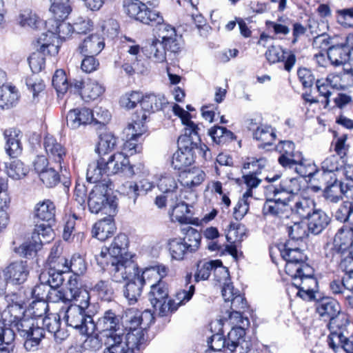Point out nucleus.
Returning <instances> with one entry per match:
<instances>
[{
	"label": "nucleus",
	"mask_w": 353,
	"mask_h": 353,
	"mask_svg": "<svg viewBox=\"0 0 353 353\" xmlns=\"http://www.w3.org/2000/svg\"><path fill=\"white\" fill-rule=\"evenodd\" d=\"M121 319L113 310L105 311L95 324V328L103 338L104 346L103 353H134V350H139L143 342L139 332L121 333Z\"/></svg>",
	"instance_id": "f257e3e1"
},
{
	"label": "nucleus",
	"mask_w": 353,
	"mask_h": 353,
	"mask_svg": "<svg viewBox=\"0 0 353 353\" xmlns=\"http://www.w3.org/2000/svg\"><path fill=\"white\" fill-rule=\"evenodd\" d=\"M8 306L1 312L0 323L2 328L15 329L26 339L24 347L28 351L37 349L43 338V329L34 326V320L26 314L25 307L15 294L7 296Z\"/></svg>",
	"instance_id": "f03ea898"
},
{
	"label": "nucleus",
	"mask_w": 353,
	"mask_h": 353,
	"mask_svg": "<svg viewBox=\"0 0 353 353\" xmlns=\"http://www.w3.org/2000/svg\"><path fill=\"white\" fill-rule=\"evenodd\" d=\"M300 191L297 180L285 178L279 185H270L267 187L268 199L263 207L264 215L279 216L285 211L292 194Z\"/></svg>",
	"instance_id": "7ed1b4c3"
},
{
	"label": "nucleus",
	"mask_w": 353,
	"mask_h": 353,
	"mask_svg": "<svg viewBox=\"0 0 353 353\" xmlns=\"http://www.w3.org/2000/svg\"><path fill=\"white\" fill-rule=\"evenodd\" d=\"M319 317L324 321H330L331 327H335L336 321L345 322L344 314L341 313L339 304L334 299L325 296L320 291L317 279L310 274V302Z\"/></svg>",
	"instance_id": "20e7f679"
},
{
	"label": "nucleus",
	"mask_w": 353,
	"mask_h": 353,
	"mask_svg": "<svg viewBox=\"0 0 353 353\" xmlns=\"http://www.w3.org/2000/svg\"><path fill=\"white\" fill-rule=\"evenodd\" d=\"M49 298L52 303L63 302L66 303L74 301L76 302L74 305L86 310L90 306V293L79 286L77 278L70 277L65 288H62L61 290L50 292Z\"/></svg>",
	"instance_id": "39448f33"
},
{
	"label": "nucleus",
	"mask_w": 353,
	"mask_h": 353,
	"mask_svg": "<svg viewBox=\"0 0 353 353\" xmlns=\"http://www.w3.org/2000/svg\"><path fill=\"white\" fill-rule=\"evenodd\" d=\"M88 205L92 213L101 212L107 215H114L117 203L114 196L109 194L108 185L99 183L94 186L89 194Z\"/></svg>",
	"instance_id": "423d86ee"
},
{
	"label": "nucleus",
	"mask_w": 353,
	"mask_h": 353,
	"mask_svg": "<svg viewBox=\"0 0 353 353\" xmlns=\"http://www.w3.org/2000/svg\"><path fill=\"white\" fill-rule=\"evenodd\" d=\"M63 318L68 326L78 330L82 334H89L95 330V323L88 310L80 308L76 305L68 307Z\"/></svg>",
	"instance_id": "0eeeda50"
},
{
	"label": "nucleus",
	"mask_w": 353,
	"mask_h": 353,
	"mask_svg": "<svg viewBox=\"0 0 353 353\" xmlns=\"http://www.w3.org/2000/svg\"><path fill=\"white\" fill-rule=\"evenodd\" d=\"M178 150L172 155V166L174 170H185L194 162V150H199L195 144L190 142L185 137H179ZM203 151V157L207 158L206 145L199 148Z\"/></svg>",
	"instance_id": "6e6552de"
},
{
	"label": "nucleus",
	"mask_w": 353,
	"mask_h": 353,
	"mask_svg": "<svg viewBox=\"0 0 353 353\" xmlns=\"http://www.w3.org/2000/svg\"><path fill=\"white\" fill-rule=\"evenodd\" d=\"M128 238L125 234H118L109 248H103L99 254L95 255L97 264L103 269L109 265L112 259H124L128 253Z\"/></svg>",
	"instance_id": "1a4fd4ad"
},
{
	"label": "nucleus",
	"mask_w": 353,
	"mask_h": 353,
	"mask_svg": "<svg viewBox=\"0 0 353 353\" xmlns=\"http://www.w3.org/2000/svg\"><path fill=\"white\" fill-rule=\"evenodd\" d=\"M157 185L162 192L155 198L154 203L159 208L167 206L168 201H172L180 195L179 180L171 173H163L157 177Z\"/></svg>",
	"instance_id": "9d476101"
},
{
	"label": "nucleus",
	"mask_w": 353,
	"mask_h": 353,
	"mask_svg": "<svg viewBox=\"0 0 353 353\" xmlns=\"http://www.w3.org/2000/svg\"><path fill=\"white\" fill-rule=\"evenodd\" d=\"M299 159L297 162H296L293 166L294 167L296 172L300 176L299 179L293 178L294 179L297 180L299 185L300 190L302 191L301 192V200L296 201L295 208L297 214H299L303 218L309 217V212H307V209L309 208V200H308V184L307 177L309 176L307 173V165L306 163L307 161H303L302 156H299L296 158Z\"/></svg>",
	"instance_id": "9b49d317"
},
{
	"label": "nucleus",
	"mask_w": 353,
	"mask_h": 353,
	"mask_svg": "<svg viewBox=\"0 0 353 353\" xmlns=\"http://www.w3.org/2000/svg\"><path fill=\"white\" fill-rule=\"evenodd\" d=\"M105 168L108 170V174H116L119 173H125L128 176H133L138 173L139 170L143 176H147L149 170L142 163L136 165V171L130 165L128 157H126L124 153L120 152H116L111 155L107 161H105Z\"/></svg>",
	"instance_id": "f8f14e48"
},
{
	"label": "nucleus",
	"mask_w": 353,
	"mask_h": 353,
	"mask_svg": "<svg viewBox=\"0 0 353 353\" xmlns=\"http://www.w3.org/2000/svg\"><path fill=\"white\" fill-rule=\"evenodd\" d=\"M111 274L112 279L121 283L128 279L132 274L136 276L137 264L132 259V255H125L124 259H112L109 265L105 266Z\"/></svg>",
	"instance_id": "ddd939ff"
},
{
	"label": "nucleus",
	"mask_w": 353,
	"mask_h": 353,
	"mask_svg": "<svg viewBox=\"0 0 353 353\" xmlns=\"http://www.w3.org/2000/svg\"><path fill=\"white\" fill-rule=\"evenodd\" d=\"M34 167L39 176L40 180L47 188L55 186L60 180L56 164L51 163L43 156L37 157Z\"/></svg>",
	"instance_id": "4468645a"
},
{
	"label": "nucleus",
	"mask_w": 353,
	"mask_h": 353,
	"mask_svg": "<svg viewBox=\"0 0 353 353\" xmlns=\"http://www.w3.org/2000/svg\"><path fill=\"white\" fill-rule=\"evenodd\" d=\"M245 330L241 327L233 328L228 333V339L225 340L221 334H214L209 340L208 344L211 349L219 352L225 347L228 350L233 352L239 345L240 339L244 336Z\"/></svg>",
	"instance_id": "2eb2a0df"
},
{
	"label": "nucleus",
	"mask_w": 353,
	"mask_h": 353,
	"mask_svg": "<svg viewBox=\"0 0 353 353\" xmlns=\"http://www.w3.org/2000/svg\"><path fill=\"white\" fill-rule=\"evenodd\" d=\"M157 34L167 52L176 54L181 51L183 47L182 35L177 33L174 27L169 24L160 25Z\"/></svg>",
	"instance_id": "dca6fc26"
},
{
	"label": "nucleus",
	"mask_w": 353,
	"mask_h": 353,
	"mask_svg": "<svg viewBox=\"0 0 353 353\" xmlns=\"http://www.w3.org/2000/svg\"><path fill=\"white\" fill-rule=\"evenodd\" d=\"M194 293V285H190L186 286L185 289L180 290L175 295L173 300H169L168 302L164 300L157 305L159 307V314L161 316H165L168 312L176 311L181 305H185L192 297Z\"/></svg>",
	"instance_id": "f3484780"
},
{
	"label": "nucleus",
	"mask_w": 353,
	"mask_h": 353,
	"mask_svg": "<svg viewBox=\"0 0 353 353\" xmlns=\"http://www.w3.org/2000/svg\"><path fill=\"white\" fill-rule=\"evenodd\" d=\"M30 273L27 261H16L10 263L3 270V276H7L9 283L13 285H20L23 283Z\"/></svg>",
	"instance_id": "a211bd4d"
},
{
	"label": "nucleus",
	"mask_w": 353,
	"mask_h": 353,
	"mask_svg": "<svg viewBox=\"0 0 353 353\" xmlns=\"http://www.w3.org/2000/svg\"><path fill=\"white\" fill-rule=\"evenodd\" d=\"M167 205H169L170 212V215L172 221H176L181 224H188L190 223L191 205L187 203L181 195L176 196L172 201H168Z\"/></svg>",
	"instance_id": "6ab92c4d"
},
{
	"label": "nucleus",
	"mask_w": 353,
	"mask_h": 353,
	"mask_svg": "<svg viewBox=\"0 0 353 353\" xmlns=\"http://www.w3.org/2000/svg\"><path fill=\"white\" fill-rule=\"evenodd\" d=\"M212 271L216 276L217 274L223 275L222 278L217 279L219 281H221L222 279H226L229 276L228 270L222 266V263L220 261L216 260L198 263L197 271L194 275L195 280L199 281L208 279Z\"/></svg>",
	"instance_id": "aec40b11"
},
{
	"label": "nucleus",
	"mask_w": 353,
	"mask_h": 353,
	"mask_svg": "<svg viewBox=\"0 0 353 353\" xmlns=\"http://www.w3.org/2000/svg\"><path fill=\"white\" fill-rule=\"evenodd\" d=\"M43 145L48 156V161L51 163L56 164L57 168L61 170V163L66 154L64 147L56 139L49 135L45 137Z\"/></svg>",
	"instance_id": "412c9836"
},
{
	"label": "nucleus",
	"mask_w": 353,
	"mask_h": 353,
	"mask_svg": "<svg viewBox=\"0 0 353 353\" xmlns=\"http://www.w3.org/2000/svg\"><path fill=\"white\" fill-rule=\"evenodd\" d=\"M248 161L245 163L243 165L244 170L252 169V173L246 174L243 175V180L248 190L252 191L253 188H256L261 183V179H258L256 174L260 172L261 170L265 167L268 161L265 158L260 157L248 159Z\"/></svg>",
	"instance_id": "4be33fe9"
},
{
	"label": "nucleus",
	"mask_w": 353,
	"mask_h": 353,
	"mask_svg": "<svg viewBox=\"0 0 353 353\" xmlns=\"http://www.w3.org/2000/svg\"><path fill=\"white\" fill-rule=\"evenodd\" d=\"M41 327L43 330L46 329L49 333L52 334L54 341L60 343L65 340L68 336V331L61 326V319L58 314H49L42 319ZM44 334V332L43 331Z\"/></svg>",
	"instance_id": "5701e85b"
},
{
	"label": "nucleus",
	"mask_w": 353,
	"mask_h": 353,
	"mask_svg": "<svg viewBox=\"0 0 353 353\" xmlns=\"http://www.w3.org/2000/svg\"><path fill=\"white\" fill-rule=\"evenodd\" d=\"M168 272V268L165 265H158L145 268L141 276L136 274L135 276L137 281L141 282L143 286L145 285L150 287L162 281V279L167 275Z\"/></svg>",
	"instance_id": "b1692460"
},
{
	"label": "nucleus",
	"mask_w": 353,
	"mask_h": 353,
	"mask_svg": "<svg viewBox=\"0 0 353 353\" xmlns=\"http://www.w3.org/2000/svg\"><path fill=\"white\" fill-rule=\"evenodd\" d=\"M92 122V110L87 108L72 109L67 114V125L71 129L75 130L81 125H86Z\"/></svg>",
	"instance_id": "393cba45"
},
{
	"label": "nucleus",
	"mask_w": 353,
	"mask_h": 353,
	"mask_svg": "<svg viewBox=\"0 0 353 353\" xmlns=\"http://www.w3.org/2000/svg\"><path fill=\"white\" fill-rule=\"evenodd\" d=\"M265 57L272 63L285 61L284 67L287 71H290L296 62L295 55L284 50L280 46L270 47L265 52Z\"/></svg>",
	"instance_id": "a878e982"
},
{
	"label": "nucleus",
	"mask_w": 353,
	"mask_h": 353,
	"mask_svg": "<svg viewBox=\"0 0 353 353\" xmlns=\"http://www.w3.org/2000/svg\"><path fill=\"white\" fill-rule=\"evenodd\" d=\"M37 50L42 52L54 56L58 54L60 46V41L54 32L49 30L41 35L37 39Z\"/></svg>",
	"instance_id": "bb28decb"
},
{
	"label": "nucleus",
	"mask_w": 353,
	"mask_h": 353,
	"mask_svg": "<svg viewBox=\"0 0 353 353\" xmlns=\"http://www.w3.org/2000/svg\"><path fill=\"white\" fill-rule=\"evenodd\" d=\"M276 150L281 154L279 162L283 167L292 168L293 165L299 161L296 158L301 153L294 151V144L290 141H281L276 146Z\"/></svg>",
	"instance_id": "cd10ccee"
},
{
	"label": "nucleus",
	"mask_w": 353,
	"mask_h": 353,
	"mask_svg": "<svg viewBox=\"0 0 353 353\" xmlns=\"http://www.w3.org/2000/svg\"><path fill=\"white\" fill-rule=\"evenodd\" d=\"M144 52L149 59L156 63H163L166 61L167 50L157 33L154 37L148 41Z\"/></svg>",
	"instance_id": "c85d7f7f"
},
{
	"label": "nucleus",
	"mask_w": 353,
	"mask_h": 353,
	"mask_svg": "<svg viewBox=\"0 0 353 353\" xmlns=\"http://www.w3.org/2000/svg\"><path fill=\"white\" fill-rule=\"evenodd\" d=\"M5 150L10 157H16L21 153V132L19 130L10 128L4 132Z\"/></svg>",
	"instance_id": "c756f323"
},
{
	"label": "nucleus",
	"mask_w": 353,
	"mask_h": 353,
	"mask_svg": "<svg viewBox=\"0 0 353 353\" xmlns=\"http://www.w3.org/2000/svg\"><path fill=\"white\" fill-rule=\"evenodd\" d=\"M105 46L104 40L98 34H91L79 44V50L83 55H97Z\"/></svg>",
	"instance_id": "7c9ffc66"
},
{
	"label": "nucleus",
	"mask_w": 353,
	"mask_h": 353,
	"mask_svg": "<svg viewBox=\"0 0 353 353\" xmlns=\"http://www.w3.org/2000/svg\"><path fill=\"white\" fill-rule=\"evenodd\" d=\"M113 216L108 215L107 217L97 222L92 228V236L101 241L109 238L115 230Z\"/></svg>",
	"instance_id": "2f4dec72"
},
{
	"label": "nucleus",
	"mask_w": 353,
	"mask_h": 353,
	"mask_svg": "<svg viewBox=\"0 0 353 353\" xmlns=\"http://www.w3.org/2000/svg\"><path fill=\"white\" fill-rule=\"evenodd\" d=\"M180 176L182 185L192 188L202 183L205 178V174L200 168L194 167L182 171Z\"/></svg>",
	"instance_id": "473e14b6"
},
{
	"label": "nucleus",
	"mask_w": 353,
	"mask_h": 353,
	"mask_svg": "<svg viewBox=\"0 0 353 353\" xmlns=\"http://www.w3.org/2000/svg\"><path fill=\"white\" fill-rule=\"evenodd\" d=\"M327 55L333 65H341L348 61H353L350 55V51L342 43L334 45L330 47Z\"/></svg>",
	"instance_id": "72a5a7b5"
},
{
	"label": "nucleus",
	"mask_w": 353,
	"mask_h": 353,
	"mask_svg": "<svg viewBox=\"0 0 353 353\" xmlns=\"http://www.w3.org/2000/svg\"><path fill=\"white\" fill-rule=\"evenodd\" d=\"M141 109L143 113H150L161 110L168 103L163 95L148 94L145 96L142 94Z\"/></svg>",
	"instance_id": "f704fd0d"
},
{
	"label": "nucleus",
	"mask_w": 353,
	"mask_h": 353,
	"mask_svg": "<svg viewBox=\"0 0 353 353\" xmlns=\"http://www.w3.org/2000/svg\"><path fill=\"white\" fill-rule=\"evenodd\" d=\"M336 178L334 173L326 172L321 170H318L313 173H310V189L314 192L322 190L323 188L330 184Z\"/></svg>",
	"instance_id": "c9c22d12"
},
{
	"label": "nucleus",
	"mask_w": 353,
	"mask_h": 353,
	"mask_svg": "<svg viewBox=\"0 0 353 353\" xmlns=\"http://www.w3.org/2000/svg\"><path fill=\"white\" fill-rule=\"evenodd\" d=\"M55 213V205L50 199L39 201L34 207L35 217L48 223L54 220Z\"/></svg>",
	"instance_id": "e433bc0d"
},
{
	"label": "nucleus",
	"mask_w": 353,
	"mask_h": 353,
	"mask_svg": "<svg viewBox=\"0 0 353 353\" xmlns=\"http://www.w3.org/2000/svg\"><path fill=\"white\" fill-rule=\"evenodd\" d=\"M330 218L321 209L314 208L310 214V233L317 235L321 234L328 225Z\"/></svg>",
	"instance_id": "4c0bfd02"
},
{
	"label": "nucleus",
	"mask_w": 353,
	"mask_h": 353,
	"mask_svg": "<svg viewBox=\"0 0 353 353\" xmlns=\"http://www.w3.org/2000/svg\"><path fill=\"white\" fill-rule=\"evenodd\" d=\"M105 165V161L103 158L89 163L86 172L87 180L90 183H97L103 179L104 175L108 176Z\"/></svg>",
	"instance_id": "58836bf2"
},
{
	"label": "nucleus",
	"mask_w": 353,
	"mask_h": 353,
	"mask_svg": "<svg viewBox=\"0 0 353 353\" xmlns=\"http://www.w3.org/2000/svg\"><path fill=\"white\" fill-rule=\"evenodd\" d=\"M105 92L104 86L94 80L85 82L81 92V99L85 102L98 99Z\"/></svg>",
	"instance_id": "ea45409f"
},
{
	"label": "nucleus",
	"mask_w": 353,
	"mask_h": 353,
	"mask_svg": "<svg viewBox=\"0 0 353 353\" xmlns=\"http://www.w3.org/2000/svg\"><path fill=\"white\" fill-rule=\"evenodd\" d=\"M18 92L15 87L3 84L0 87V108L9 109L17 102Z\"/></svg>",
	"instance_id": "a19ab883"
},
{
	"label": "nucleus",
	"mask_w": 353,
	"mask_h": 353,
	"mask_svg": "<svg viewBox=\"0 0 353 353\" xmlns=\"http://www.w3.org/2000/svg\"><path fill=\"white\" fill-rule=\"evenodd\" d=\"M327 343L336 353L341 351L353 353V339H348L344 335L339 336L337 334H332L331 337H327Z\"/></svg>",
	"instance_id": "79ce46f5"
},
{
	"label": "nucleus",
	"mask_w": 353,
	"mask_h": 353,
	"mask_svg": "<svg viewBox=\"0 0 353 353\" xmlns=\"http://www.w3.org/2000/svg\"><path fill=\"white\" fill-rule=\"evenodd\" d=\"M345 183L338 181L337 178L333 180L324 188L323 192L325 199L331 203H338L342 199Z\"/></svg>",
	"instance_id": "37998d69"
},
{
	"label": "nucleus",
	"mask_w": 353,
	"mask_h": 353,
	"mask_svg": "<svg viewBox=\"0 0 353 353\" xmlns=\"http://www.w3.org/2000/svg\"><path fill=\"white\" fill-rule=\"evenodd\" d=\"M123 319L126 327L130 330V332H139L143 336L142 332L138 330L142 321L141 311L136 308H129L125 310ZM143 339H144V337Z\"/></svg>",
	"instance_id": "c03bdc74"
},
{
	"label": "nucleus",
	"mask_w": 353,
	"mask_h": 353,
	"mask_svg": "<svg viewBox=\"0 0 353 353\" xmlns=\"http://www.w3.org/2000/svg\"><path fill=\"white\" fill-rule=\"evenodd\" d=\"M63 274L48 268L40 273L39 279L41 283H46L50 289H57L64 281Z\"/></svg>",
	"instance_id": "a18cd8bd"
},
{
	"label": "nucleus",
	"mask_w": 353,
	"mask_h": 353,
	"mask_svg": "<svg viewBox=\"0 0 353 353\" xmlns=\"http://www.w3.org/2000/svg\"><path fill=\"white\" fill-rule=\"evenodd\" d=\"M5 170L8 176L14 180H20L29 172V168L20 160L16 159L5 163Z\"/></svg>",
	"instance_id": "49530a36"
},
{
	"label": "nucleus",
	"mask_w": 353,
	"mask_h": 353,
	"mask_svg": "<svg viewBox=\"0 0 353 353\" xmlns=\"http://www.w3.org/2000/svg\"><path fill=\"white\" fill-rule=\"evenodd\" d=\"M183 230L185 231V236L183 238H181V240L183 241V243L190 254L196 252L200 246L201 235L197 230L190 226H188L184 228Z\"/></svg>",
	"instance_id": "de8ad7c7"
},
{
	"label": "nucleus",
	"mask_w": 353,
	"mask_h": 353,
	"mask_svg": "<svg viewBox=\"0 0 353 353\" xmlns=\"http://www.w3.org/2000/svg\"><path fill=\"white\" fill-rule=\"evenodd\" d=\"M117 138L111 132H103L99 136L96 149L99 155H104L112 151L117 145Z\"/></svg>",
	"instance_id": "09e8293b"
},
{
	"label": "nucleus",
	"mask_w": 353,
	"mask_h": 353,
	"mask_svg": "<svg viewBox=\"0 0 353 353\" xmlns=\"http://www.w3.org/2000/svg\"><path fill=\"white\" fill-rule=\"evenodd\" d=\"M148 298L154 307H157L159 303H162L168 298V290L165 283L163 281L150 286Z\"/></svg>",
	"instance_id": "8fccbe9b"
},
{
	"label": "nucleus",
	"mask_w": 353,
	"mask_h": 353,
	"mask_svg": "<svg viewBox=\"0 0 353 353\" xmlns=\"http://www.w3.org/2000/svg\"><path fill=\"white\" fill-rule=\"evenodd\" d=\"M168 248L172 258L174 260H183L185 256L190 254L181 238H172L168 241Z\"/></svg>",
	"instance_id": "3c124183"
},
{
	"label": "nucleus",
	"mask_w": 353,
	"mask_h": 353,
	"mask_svg": "<svg viewBox=\"0 0 353 353\" xmlns=\"http://www.w3.org/2000/svg\"><path fill=\"white\" fill-rule=\"evenodd\" d=\"M52 5L50 11L53 14L54 22L63 21L71 12L69 0H50Z\"/></svg>",
	"instance_id": "603ef678"
},
{
	"label": "nucleus",
	"mask_w": 353,
	"mask_h": 353,
	"mask_svg": "<svg viewBox=\"0 0 353 353\" xmlns=\"http://www.w3.org/2000/svg\"><path fill=\"white\" fill-rule=\"evenodd\" d=\"M148 117L147 114L143 113L141 116H137V119L133 123L128 125L126 129V134L128 137L139 139L147 132V126L144 121Z\"/></svg>",
	"instance_id": "864d4df0"
},
{
	"label": "nucleus",
	"mask_w": 353,
	"mask_h": 353,
	"mask_svg": "<svg viewBox=\"0 0 353 353\" xmlns=\"http://www.w3.org/2000/svg\"><path fill=\"white\" fill-rule=\"evenodd\" d=\"M143 285L140 281H137L134 276L133 280L128 282L123 290V295L130 304H134L141 296Z\"/></svg>",
	"instance_id": "5fc2aeb1"
},
{
	"label": "nucleus",
	"mask_w": 353,
	"mask_h": 353,
	"mask_svg": "<svg viewBox=\"0 0 353 353\" xmlns=\"http://www.w3.org/2000/svg\"><path fill=\"white\" fill-rule=\"evenodd\" d=\"M208 134L216 144H225L234 139V134L224 127L214 125L208 131Z\"/></svg>",
	"instance_id": "6e6d98bb"
},
{
	"label": "nucleus",
	"mask_w": 353,
	"mask_h": 353,
	"mask_svg": "<svg viewBox=\"0 0 353 353\" xmlns=\"http://www.w3.org/2000/svg\"><path fill=\"white\" fill-rule=\"evenodd\" d=\"M321 30L320 35L314 36L312 43V50L315 52H327L329 47V37L326 34L327 29V23H321L319 26Z\"/></svg>",
	"instance_id": "4d7b16f0"
},
{
	"label": "nucleus",
	"mask_w": 353,
	"mask_h": 353,
	"mask_svg": "<svg viewBox=\"0 0 353 353\" xmlns=\"http://www.w3.org/2000/svg\"><path fill=\"white\" fill-rule=\"evenodd\" d=\"M54 237L53 230L48 223V224H37L32 236V240L37 239L41 243V246L43 243H49Z\"/></svg>",
	"instance_id": "13d9d810"
},
{
	"label": "nucleus",
	"mask_w": 353,
	"mask_h": 353,
	"mask_svg": "<svg viewBox=\"0 0 353 353\" xmlns=\"http://www.w3.org/2000/svg\"><path fill=\"white\" fill-rule=\"evenodd\" d=\"M334 243L341 251H345L348 248L352 247L353 238L350 228H341L334 236Z\"/></svg>",
	"instance_id": "bf43d9fd"
},
{
	"label": "nucleus",
	"mask_w": 353,
	"mask_h": 353,
	"mask_svg": "<svg viewBox=\"0 0 353 353\" xmlns=\"http://www.w3.org/2000/svg\"><path fill=\"white\" fill-rule=\"evenodd\" d=\"M48 310V305L45 300H35L32 302L28 310V317L34 320V326H39L38 319L45 315Z\"/></svg>",
	"instance_id": "052dcab7"
},
{
	"label": "nucleus",
	"mask_w": 353,
	"mask_h": 353,
	"mask_svg": "<svg viewBox=\"0 0 353 353\" xmlns=\"http://www.w3.org/2000/svg\"><path fill=\"white\" fill-rule=\"evenodd\" d=\"M307 268L308 265L305 263L301 264L292 261H286L285 272L294 279V282H296V279L307 280L309 276L303 272Z\"/></svg>",
	"instance_id": "680f3d73"
},
{
	"label": "nucleus",
	"mask_w": 353,
	"mask_h": 353,
	"mask_svg": "<svg viewBox=\"0 0 353 353\" xmlns=\"http://www.w3.org/2000/svg\"><path fill=\"white\" fill-rule=\"evenodd\" d=\"M279 250L281 255L285 261L300 263V262L303 261L300 249L293 248L290 241H288L285 244L282 245Z\"/></svg>",
	"instance_id": "e2e57ef3"
},
{
	"label": "nucleus",
	"mask_w": 353,
	"mask_h": 353,
	"mask_svg": "<svg viewBox=\"0 0 353 353\" xmlns=\"http://www.w3.org/2000/svg\"><path fill=\"white\" fill-rule=\"evenodd\" d=\"M19 24L23 28H37L41 21L35 13L30 10H22L18 16Z\"/></svg>",
	"instance_id": "0e129e2a"
},
{
	"label": "nucleus",
	"mask_w": 353,
	"mask_h": 353,
	"mask_svg": "<svg viewBox=\"0 0 353 353\" xmlns=\"http://www.w3.org/2000/svg\"><path fill=\"white\" fill-rule=\"evenodd\" d=\"M329 87V83L326 79H318L316 82L314 90L312 92H319L321 99L310 97V103L321 102L326 106L328 104V97L330 95Z\"/></svg>",
	"instance_id": "69168bd1"
},
{
	"label": "nucleus",
	"mask_w": 353,
	"mask_h": 353,
	"mask_svg": "<svg viewBox=\"0 0 353 353\" xmlns=\"http://www.w3.org/2000/svg\"><path fill=\"white\" fill-rule=\"evenodd\" d=\"M145 6L139 0H125L123 4L125 12L130 17L139 21L141 14H143Z\"/></svg>",
	"instance_id": "338daca9"
},
{
	"label": "nucleus",
	"mask_w": 353,
	"mask_h": 353,
	"mask_svg": "<svg viewBox=\"0 0 353 353\" xmlns=\"http://www.w3.org/2000/svg\"><path fill=\"white\" fill-rule=\"evenodd\" d=\"M41 248V243L35 239L24 242L19 247L14 248V251L21 256L28 257L32 256Z\"/></svg>",
	"instance_id": "774afa93"
}]
</instances>
